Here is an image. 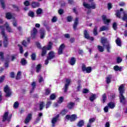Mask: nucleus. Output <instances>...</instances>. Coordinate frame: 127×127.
I'll return each mask as SVG.
<instances>
[{
  "label": "nucleus",
  "instance_id": "nucleus-58",
  "mask_svg": "<svg viewBox=\"0 0 127 127\" xmlns=\"http://www.w3.org/2000/svg\"><path fill=\"white\" fill-rule=\"evenodd\" d=\"M18 106H19L18 102H15L14 103L13 107H14V108L15 109H16V108H18Z\"/></svg>",
  "mask_w": 127,
  "mask_h": 127
},
{
  "label": "nucleus",
  "instance_id": "nucleus-7",
  "mask_svg": "<svg viewBox=\"0 0 127 127\" xmlns=\"http://www.w3.org/2000/svg\"><path fill=\"white\" fill-rule=\"evenodd\" d=\"M83 72H86V73H91L92 72V67L91 66L86 67L85 64H83L81 67Z\"/></svg>",
  "mask_w": 127,
  "mask_h": 127
},
{
  "label": "nucleus",
  "instance_id": "nucleus-55",
  "mask_svg": "<svg viewBox=\"0 0 127 127\" xmlns=\"http://www.w3.org/2000/svg\"><path fill=\"white\" fill-rule=\"evenodd\" d=\"M56 98V95H55V94H52L51 96H50V99L51 100H55V98Z\"/></svg>",
  "mask_w": 127,
  "mask_h": 127
},
{
  "label": "nucleus",
  "instance_id": "nucleus-60",
  "mask_svg": "<svg viewBox=\"0 0 127 127\" xmlns=\"http://www.w3.org/2000/svg\"><path fill=\"white\" fill-rule=\"evenodd\" d=\"M72 19H73V18L71 16H68L67 17V21H68V22L72 21Z\"/></svg>",
  "mask_w": 127,
  "mask_h": 127
},
{
  "label": "nucleus",
  "instance_id": "nucleus-31",
  "mask_svg": "<svg viewBox=\"0 0 127 127\" xmlns=\"http://www.w3.org/2000/svg\"><path fill=\"white\" fill-rule=\"evenodd\" d=\"M21 64L22 66H24L26 65V64H27V61H26V60H25V59L23 58L21 59Z\"/></svg>",
  "mask_w": 127,
  "mask_h": 127
},
{
  "label": "nucleus",
  "instance_id": "nucleus-11",
  "mask_svg": "<svg viewBox=\"0 0 127 127\" xmlns=\"http://www.w3.org/2000/svg\"><path fill=\"white\" fill-rule=\"evenodd\" d=\"M102 20H103V22L105 24H109L110 23V22L111 21V19H107V16L105 15H103L102 16Z\"/></svg>",
  "mask_w": 127,
  "mask_h": 127
},
{
  "label": "nucleus",
  "instance_id": "nucleus-9",
  "mask_svg": "<svg viewBox=\"0 0 127 127\" xmlns=\"http://www.w3.org/2000/svg\"><path fill=\"white\" fill-rule=\"evenodd\" d=\"M10 118H11V117H8V112H5L4 115L3 116L2 122H5V121L9 122V121H10Z\"/></svg>",
  "mask_w": 127,
  "mask_h": 127
},
{
  "label": "nucleus",
  "instance_id": "nucleus-44",
  "mask_svg": "<svg viewBox=\"0 0 127 127\" xmlns=\"http://www.w3.org/2000/svg\"><path fill=\"white\" fill-rule=\"evenodd\" d=\"M31 59H32V60H33V61L36 60V55H35V53L32 54Z\"/></svg>",
  "mask_w": 127,
  "mask_h": 127
},
{
  "label": "nucleus",
  "instance_id": "nucleus-34",
  "mask_svg": "<svg viewBox=\"0 0 127 127\" xmlns=\"http://www.w3.org/2000/svg\"><path fill=\"white\" fill-rule=\"evenodd\" d=\"M36 86V83L35 82V81H33L31 83L32 90L31 91V93H32V91H33L34 90V89L35 88Z\"/></svg>",
  "mask_w": 127,
  "mask_h": 127
},
{
  "label": "nucleus",
  "instance_id": "nucleus-6",
  "mask_svg": "<svg viewBox=\"0 0 127 127\" xmlns=\"http://www.w3.org/2000/svg\"><path fill=\"white\" fill-rule=\"evenodd\" d=\"M83 6L86 8H92V9H95L96 8V4L95 2H92L90 5L88 3L83 2Z\"/></svg>",
  "mask_w": 127,
  "mask_h": 127
},
{
  "label": "nucleus",
  "instance_id": "nucleus-19",
  "mask_svg": "<svg viewBox=\"0 0 127 127\" xmlns=\"http://www.w3.org/2000/svg\"><path fill=\"white\" fill-rule=\"evenodd\" d=\"M75 107V103L74 102H69L67 104V108L69 110H72V109H74Z\"/></svg>",
  "mask_w": 127,
  "mask_h": 127
},
{
  "label": "nucleus",
  "instance_id": "nucleus-26",
  "mask_svg": "<svg viewBox=\"0 0 127 127\" xmlns=\"http://www.w3.org/2000/svg\"><path fill=\"white\" fill-rule=\"evenodd\" d=\"M116 43L118 46H122V41L120 38H118L116 40Z\"/></svg>",
  "mask_w": 127,
  "mask_h": 127
},
{
  "label": "nucleus",
  "instance_id": "nucleus-27",
  "mask_svg": "<svg viewBox=\"0 0 127 127\" xmlns=\"http://www.w3.org/2000/svg\"><path fill=\"white\" fill-rule=\"evenodd\" d=\"M69 63L70 65H72V66L73 65H75V63H76V60L75 59V58H72L70 60Z\"/></svg>",
  "mask_w": 127,
  "mask_h": 127
},
{
  "label": "nucleus",
  "instance_id": "nucleus-38",
  "mask_svg": "<svg viewBox=\"0 0 127 127\" xmlns=\"http://www.w3.org/2000/svg\"><path fill=\"white\" fill-rule=\"evenodd\" d=\"M114 69L115 71H121L122 67H120L118 65H115L114 67Z\"/></svg>",
  "mask_w": 127,
  "mask_h": 127
},
{
  "label": "nucleus",
  "instance_id": "nucleus-15",
  "mask_svg": "<svg viewBox=\"0 0 127 127\" xmlns=\"http://www.w3.org/2000/svg\"><path fill=\"white\" fill-rule=\"evenodd\" d=\"M55 57V53L53 52H50L49 53V56L47 57L48 60H51V59H53Z\"/></svg>",
  "mask_w": 127,
  "mask_h": 127
},
{
  "label": "nucleus",
  "instance_id": "nucleus-51",
  "mask_svg": "<svg viewBox=\"0 0 127 127\" xmlns=\"http://www.w3.org/2000/svg\"><path fill=\"white\" fill-rule=\"evenodd\" d=\"M51 104H52V102L51 101H49L48 102H47L46 105V109H48V108H49V107L51 106Z\"/></svg>",
  "mask_w": 127,
  "mask_h": 127
},
{
  "label": "nucleus",
  "instance_id": "nucleus-37",
  "mask_svg": "<svg viewBox=\"0 0 127 127\" xmlns=\"http://www.w3.org/2000/svg\"><path fill=\"white\" fill-rule=\"evenodd\" d=\"M116 15L117 17H118V18H121L122 16V13L121 12V11L118 10L116 11Z\"/></svg>",
  "mask_w": 127,
  "mask_h": 127
},
{
  "label": "nucleus",
  "instance_id": "nucleus-57",
  "mask_svg": "<svg viewBox=\"0 0 127 127\" xmlns=\"http://www.w3.org/2000/svg\"><path fill=\"white\" fill-rule=\"evenodd\" d=\"M63 101H64V98L62 97H61L58 101L59 104H61Z\"/></svg>",
  "mask_w": 127,
  "mask_h": 127
},
{
  "label": "nucleus",
  "instance_id": "nucleus-64",
  "mask_svg": "<svg viewBox=\"0 0 127 127\" xmlns=\"http://www.w3.org/2000/svg\"><path fill=\"white\" fill-rule=\"evenodd\" d=\"M46 95H49V94H50V90L47 89L46 90V93H45Z\"/></svg>",
  "mask_w": 127,
  "mask_h": 127
},
{
  "label": "nucleus",
  "instance_id": "nucleus-24",
  "mask_svg": "<svg viewBox=\"0 0 127 127\" xmlns=\"http://www.w3.org/2000/svg\"><path fill=\"white\" fill-rule=\"evenodd\" d=\"M112 79V75H109L106 77V82L107 84L111 83V80Z\"/></svg>",
  "mask_w": 127,
  "mask_h": 127
},
{
  "label": "nucleus",
  "instance_id": "nucleus-18",
  "mask_svg": "<svg viewBox=\"0 0 127 127\" xmlns=\"http://www.w3.org/2000/svg\"><path fill=\"white\" fill-rule=\"evenodd\" d=\"M37 34V29L36 28H34L33 30V31H32V38H35L36 37V35Z\"/></svg>",
  "mask_w": 127,
  "mask_h": 127
},
{
  "label": "nucleus",
  "instance_id": "nucleus-61",
  "mask_svg": "<svg viewBox=\"0 0 127 127\" xmlns=\"http://www.w3.org/2000/svg\"><path fill=\"white\" fill-rule=\"evenodd\" d=\"M28 44V43H27L26 41H23L22 42V45H23V46H24L25 47H26L27 46V45Z\"/></svg>",
  "mask_w": 127,
  "mask_h": 127
},
{
  "label": "nucleus",
  "instance_id": "nucleus-12",
  "mask_svg": "<svg viewBox=\"0 0 127 127\" xmlns=\"http://www.w3.org/2000/svg\"><path fill=\"white\" fill-rule=\"evenodd\" d=\"M32 119V113H30L27 115V117L25 120V124H28Z\"/></svg>",
  "mask_w": 127,
  "mask_h": 127
},
{
  "label": "nucleus",
  "instance_id": "nucleus-30",
  "mask_svg": "<svg viewBox=\"0 0 127 127\" xmlns=\"http://www.w3.org/2000/svg\"><path fill=\"white\" fill-rule=\"evenodd\" d=\"M97 48L99 52H104L105 51V49L102 46H98Z\"/></svg>",
  "mask_w": 127,
  "mask_h": 127
},
{
  "label": "nucleus",
  "instance_id": "nucleus-54",
  "mask_svg": "<svg viewBox=\"0 0 127 127\" xmlns=\"http://www.w3.org/2000/svg\"><path fill=\"white\" fill-rule=\"evenodd\" d=\"M67 113H68V110L66 109H64L61 112L62 115H66Z\"/></svg>",
  "mask_w": 127,
  "mask_h": 127
},
{
  "label": "nucleus",
  "instance_id": "nucleus-10",
  "mask_svg": "<svg viewBox=\"0 0 127 127\" xmlns=\"http://www.w3.org/2000/svg\"><path fill=\"white\" fill-rule=\"evenodd\" d=\"M59 118V115H57V116L54 117L52 119V127H55V125H56V123H57Z\"/></svg>",
  "mask_w": 127,
  "mask_h": 127
},
{
  "label": "nucleus",
  "instance_id": "nucleus-8",
  "mask_svg": "<svg viewBox=\"0 0 127 127\" xmlns=\"http://www.w3.org/2000/svg\"><path fill=\"white\" fill-rule=\"evenodd\" d=\"M84 35L85 38H86V39L91 40V41H94V37H90V34H89V32H88V31L85 30L84 32Z\"/></svg>",
  "mask_w": 127,
  "mask_h": 127
},
{
  "label": "nucleus",
  "instance_id": "nucleus-25",
  "mask_svg": "<svg viewBox=\"0 0 127 127\" xmlns=\"http://www.w3.org/2000/svg\"><path fill=\"white\" fill-rule=\"evenodd\" d=\"M32 6L34 8H35V7H38V6H39V3L33 1L32 2Z\"/></svg>",
  "mask_w": 127,
  "mask_h": 127
},
{
  "label": "nucleus",
  "instance_id": "nucleus-41",
  "mask_svg": "<svg viewBox=\"0 0 127 127\" xmlns=\"http://www.w3.org/2000/svg\"><path fill=\"white\" fill-rule=\"evenodd\" d=\"M83 126H84V121L83 120L79 121L77 124L78 127H83Z\"/></svg>",
  "mask_w": 127,
  "mask_h": 127
},
{
  "label": "nucleus",
  "instance_id": "nucleus-46",
  "mask_svg": "<svg viewBox=\"0 0 127 127\" xmlns=\"http://www.w3.org/2000/svg\"><path fill=\"white\" fill-rule=\"evenodd\" d=\"M29 16H30L31 17H34V13L33 11H30L28 13Z\"/></svg>",
  "mask_w": 127,
  "mask_h": 127
},
{
  "label": "nucleus",
  "instance_id": "nucleus-48",
  "mask_svg": "<svg viewBox=\"0 0 127 127\" xmlns=\"http://www.w3.org/2000/svg\"><path fill=\"white\" fill-rule=\"evenodd\" d=\"M107 99V96L106 95V94H104L102 96V101L103 103H105L106 102V100Z\"/></svg>",
  "mask_w": 127,
  "mask_h": 127
},
{
  "label": "nucleus",
  "instance_id": "nucleus-53",
  "mask_svg": "<svg viewBox=\"0 0 127 127\" xmlns=\"http://www.w3.org/2000/svg\"><path fill=\"white\" fill-rule=\"evenodd\" d=\"M58 19L57 18V17L56 16H54L52 19V22H56Z\"/></svg>",
  "mask_w": 127,
  "mask_h": 127
},
{
  "label": "nucleus",
  "instance_id": "nucleus-59",
  "mask_svg": "<svg viewBox=\"0 0 127 127\" xmlns=\"http://www.w3.org/2000/svg\"><path fill=\"white\" fill-rule=\"evenodd\" d=\"M118 25V24H117L116 22H114L113 24V28L114 30H116L117 29V26Z\"/></svg>",
  "mask_w": 127,
  "mask_h": 127
},
{
  "label": "nucleus",
  "instance_id": "nucleus-45",
  "mask_svg": "<svg viewBox=\"0 0 127 127\" xmlns=\"http://www.w3.org/2000/svg\"><path fill=\"white\" fill-rule=\"evenodd\" d=\"M18 46L19 48L20 53H21V54H22V53H23V49L22 48V46H21V45H18Z\"/></svg>",
  "mask_w": 127,
  "mask_h": 127
},
{
  "label": "nucleus",
  "instance_id": "nucleus-17",
  "mask_svg": "<svg viewBox=\"0 0 127 127\" xmlns=\"http://www.w3.org/2000/svg\"><path fill=\"white\" fill-rule=\"evenodd\" d=\"M78 23H79V19L78 18H76L74 20V23L73 24L74 30H76L77 29V26Z\"/></svg>",
  "mask_w": 127,
  "mask_h": 127
},
{
  "label": "nucleus",
  "instance_id": "nucleus-42",
  "mask_svg": "<svg viewBox=\"0 0 127 127\" xmlns=\"http://www.w3.org/2000/svg\"><path fill=\"white\" fill-rule=\"evenodd\" d=\"M41 64H38L37 65V67H36V72L38 73V72H39V71H40V69H41Z\"/></svg>",
  "mask_w": 127,
  "mask_h": 127
},
{
  "label": "nucleus",
  "instance_id": "nucleus-40",
  "mask_svg": "<svg viewBox=\"0 0 127 127\" xmlns=\"http://www.w3.org/2000/svg\"><path fill=\"white\" fill-rule=\"evenodd\" d=\"M44 105L45 103L44 102H40V111H42V110H43V108H44Z\"/></svg>",
  "mask_w": 127,
  "mask_h": 127
},
{
  "label": "nucleus",
  "instance_id": "nucleus-21",
  "mask_svg": "<svg viewBox=\"0 0 127 127\" xmlns=\"http://www.w3.org/2000/svg\"><path fill=\"white\" fill-rule=\"evenodd\" d=\"M40 33L41 34L40 38L42 39H43L44 38V36L45 35V31L44 29H41L40 31Z\"/></svg>",
  "mask_w": 127,
  "mask_h": 127
},
{
  "label": "nucleus",
  "instance_id": "nucleus-28",
  "mask_svg": "<svg viewBox=\"0 0 127 127\" xmlns=\"http://www.w3.org/2000/svg\"><path fill=\"white\" fill-rule=\"evenodd\" d=\"M109 27L107 26H103L100 28V31H105V30H108Z\"/></svg>",
  "mask_w": 127,
  "mask_h": 127
},
{
  "label": "nucleus",
  "instance_id": "nucleus-32",
  "mask_svg": "<svg viewBox=\"0 0 127 127\" xmlns=\"http://www.w3.org/2000/svg\"><path fill=\"white\" fill-rule=\"evenodd\" d=\"M52 49V43L50 42L47 47H46V50H51Z\"/></svg>",
  "mask_w": 127,
  "mask_h": 127
},
{
  "label": "nucleus",
  "instance_id": "nucleus-5",
  "mask_svg": "<svg viewBox=\"0 0 127 127\" xmlns=\"http://www.w3.org/2000/svg\"><path fill=\"white\" fill-rule=\"evenodd\" d=\"M65 119H66V120H69L70 122H75V121L78 119V117L75 114H73L70 116V115H67L65 116Z\"/></svg>",
  "mask_w": 127,
  "mask_h": 127
},
{
  "label": "nucleus",
  "instance_id": "nucleus-43",
  "mask_svg": "<svg viewBox=\"0 0 127 127\" xmlns=\"http://www.w3.org/2000/svg\"><path fill=\"white\" fill-rule=\"evenodd\" d=\"M98 28L97 27H95L93 30V34L94 35H98V32L97 31Z\"/></svg>",
  "mask_w": 127,
  "mask_h": 127
},
{
  "label": "nucleus",
  "instance_id": "nucleus-16",
  "mask_svg": "<svg viewBox=\"0 0 127 127\" xmlns=\"http://www.w3.org/2000/svg\"><path fill=\"white\" fill-rule=\"evenodd\" d=\"M7 60H11V61H14L16 59V55H11L7 57Z\"/></svg>",
  "mask_w": 127,
  "mask_h": 127
},
{
  "label": "nucleus",
  "instance_id": "nucleus-23",
  "mask_svg": "<svg viewBox=\"0 0 127 127\" xmlns=\"http://www.w3.org/2000/svg\"><path fill=\"white\" fill-rule=\"evenodd\" d=\"M101 43L103 46H106V44H107V43H109V42H108L106 38H102L101 39Z\"/></svg>",
  "mask_w": 127,
  "mask_h": 127
},
{
  "label": "nucleus",
  "instance_id": "nucleus-52",
  "mask_svg": "<svg viewBox=\"0 0 127 127\" xmlns=\"http://www.w3.org/2000/svg\"><path fill=\"white\" fill-rule=\"evenodd\" d=\"M24 4L25 6H28L30 4V3L29 2V1L26 0L24 2Z\"/></svg>",
  "mask_w": 127,
  "mask_h": 127
},
{
  "label": "nucleus",
  "instance_id": "nucleus-39",
  "mask_svg": "<svg viewBox=\"0 0 127 127\" xmlns=\"http://www.w3.org/2000/svg\"><path fill=\"white\" fill-rule=\"evenodd\" d=\"M0 1L2 8H5V3L4 2V0H0Z\"/></svg>",
  "mask_w": 127,
  "mask_h": 127
},
{
  "label": "nucleus",
  "instance_id": "nucleus-14",
  "mask_svg": "<svg viewBox=\"0 0 127 127\" xmlns=\"http://www.w3.org/2000/svg\"><path fill=\"white\" fill-rule=\"evenodd\" d=\"M95 121H96L95 118H90L89 120L88 123H87V127H92V124H93Z\"/></svg>",
  "mask_w": 127,
  "mask_h": 127
},
{
  "label": "nucleus",
  "instance_id": "nucleus-29",
  "mask_svg": "<svg viewBox=\"0 0 127 127\" xmlns=\"http://www.w3.org/2000/svg\"><path fill=\"white\" fill-rule=\"evenodd\" d=\"M108 108L109 109H114L115 108V103L113 102H110L108 104Z\"/></svg>",
  "mask_w": 127,
  "mask_h": 127
},
{
  "label": "nucleus",
  "instance_id": "nucleus-3",
  "mask_svg": "<svg viewBox=\"0 0 127 127\" xmlns=\"http://www.w3.org/2000/svg\"><path fill=\"white\" fill-rule=\"evenodd\" d=\"M72 83V81L71 79L69 78H66L65 79V83L64 84V88H63L64 89V92L65 93H67V91L68 90V88L69 86V85Z\"/></svg>",
  "mask_w": 127,
  "mask_h": 127
},
{
  "label": "nucleus",
  "instance_id": "nucleus-36",
  "mask_svg": "<svg viewBox=\"0 0 127 127\" xmlns=\"http://www.w3.org/2000/svg\"><path fill=\"white\" fill-rule=\"evenodd\" d=\"M46 54V47L45 46L42 48V56H44Z\"/></svg>",
  "mask_w": 127,
  "mask_h": 127
},
{
  "label": "nucleus",
  "instance_id": "nucleus-13",
  "mask_svg": "<svg viewBox=\"0 0 127 127\" xmlns=\"http://www.w3.org/2000/svg\"><path fill=\"white\" fill-rule=\"evenodd\" d=\"M64 48H65V46L63 44H62L60 46V47L58 50V54H59V55H61V54H62V53H63V50L64 49Z\"/></svg>",
  "mask_w": 127,
  "mask_h": 127
},
{
  "label": "nucleus",
  "instance_id": "nucleus-47",
  "mask_svg": "<svg viewBox=\"0 0 127 127\" xmlns=\"http://www.w3.org/2000/svg\"><path fill=\"white\" fill-rule=\"evenodd\" d=\"M37 14H41L42 13V10L41 8H39L36 11Z\"/></svg>",
  "mask_w": 127,
  "mask_h": 127
},
{
  "label": "nucleus",
  "instance_id": "nucleus-22",
  "mask_svg": "<svg viewBox=\"0 0 127 127\" xmlns=\"http://www.w3.org/2000/svg\"><path fill=\"white\" fill-rule=\"evenodd\" d=\"M96 99H97V95L92 94L89 97V101H90L91 102H94V101H95Z\"/></svg>",
  "mask_w": 127,
  "mask_h": 127
},
{
  "label": "nucleus",
  "instance_id": "nucleus-49",
  "mask_svg": "<svg viewBox=\"0 0 127 127\" xmlns=\"http://www.w3.org/2000/svg\"><path fill=\"white\" fill-rule=\"evenodd\" d=\"M20 74H21V72L18 71L17 73V76L16 77V80H19L20 78Z\"/></svg>",
  "mask_w": 127,
  "mask_h": 127
},
{
  "label": "nucleus",
  "instance_id": "nucleus-56",
  "mask_svg": "<svg viewBox=\"0 0 127 127\" xmlns=\"http://www.w3.org/2000/svg\"><path fill=\"white\" fill-rule=\"evenodd\" d=\"M13 8H14L15 10H16V11H19V8L18 7H17V6L15 5H13Z\"/></svg>",
  "mask_w": 127,
  "mask_h": 127
},
{
  "label": "nucleus",
  "instance_id": "nucleus-2",
  "mask_svg": "<svg viewBox=\"0 0 127 127\" xmlns=\"http://www.w3.org/2000/svg\"><path fill=\"white\" fill-rule=\"evenodd\" d=\"M119 91L120 93V102L123 105L126 104V98L123 95L124 94V92H125V84H122L119 88Z\"/></svg>",
  "mask_w": 127,
  "mask_h": 127
},
{
  "label": "nucleus",
  "instance_id": "nucleus-4",
  "mask_svg": "<svg viewBox=\"0 0 127 127\" xmlns=\"http://www.w3.org/2000/svg\"><path fill=\"white\" fill-rule=\"evenodd\" d=\"M4 92L5 93V97H10L11 95V90L10 88L8 87V85H6L4 87Z\"/></svg>",
  "mask_w": 127,
  "mask_h": 127
},
{
  "label": "nucleus",
  "instance_id": "nucleus-20",
  "mask_svg": "<svg viewBox=\"0 0 127 127\" xmlns=\"http://www.w3.org/2000/svg\"><path fill=\"white\" fill-rule=\"evenodd\" d=\"M104 47L107 50V52H111V48H112V46L110 43H107V44H106L105 46H104Z\"/></svg>",
  "mask_w": 127,
  "mask_h": 127
},
{
  "label": "nucleus",
  "instance_id": "nucleus-33",
  "mask_svg": "<svg viewBox=\"0 0 127 127\" xmlns=\"http://www.w3.org/2000/svg\"><path fill=\"white\" fill-rule=\"evenodd\" d=\"M6 18L7 19H11L12 18V15H11V13L8 12L6 13Z\"/></svg>",
  "mask_w": 127,
  "mask_h": 127
},
{
  "label": "nucleus",
  "instance_id": "nucleus-35",
  "mask_svg": "<svg viewBox=\"0 0 127 127\" xmlns=\"http://www.w3.org/2000/svg\"><path fill=\"white\" fill-rule=\"evenodd\" d=\"M123 14L124 15L123 17V20H127V11H123Z\"/></svg>",
  "mask_w": 127,
  "mask_h": 127
},
{
  "label": "nucleus",
  "instance_id": "nucleus-1",
  "mask_svg": "<svg viewBox=\"0 0 127 127\" xmlns=\"http://www.w3.org/2000/svg\"><path fill=\"white\" fill-rule=\"evenodd\" d=\"M4 26L8 32H13V30L11 29L10 26H9V24H8V23L6 22L4 26H0V28L1 29V34L4 38V47H6V46H7V37L4 32Z\"/></svg>",
  "mask_w": 127,
  "mask_h": 127
},
{
  "label": "nucleus",
  "instance_id": "nucleus-63",
  "mask_svg": "<svg viewBox=\"0 0 127 127\" xmlns=\"http://www.w3.org/2000/svg\"><path fill=\"white\" fill-rule=\"evenodd\" d=\"M58 12L59 14H63V13L64 12V10L63 9H60L59 10Z\"/></svg>",
  "mask_w": 127,
  "mask_h": 127
},
{
  "label": "nucleus",
  "instance_id": "nucleus-62",
  "mask_svg": "<svg viewBox=\"0 0 127 127\" xmlns=\"http://www.w3.org/2000/svg\"><path fill=\"white\" fill-rule=\"evenodd\" d=\"M39 83H42V82H43V77H42L41 76H39Z\"/></svg>",
  "mask_w": 127,
  "mask_h": 127
},
{
  "label": "nucleus",
  "instance_id": "nucleus-50",
  "mask_svg": "<svg viewBox=\"0 0 127 127\" xmlns=\"http://www.w3.org/2000/svg\"><path fill=\"white\" fill-rule=\"evenodd\" d=\"M13 26L16 27L17 26V21L15 19H13Z\"/></svg>",
  "mask_w": 127,
  "mask_h": 127
}]
</instances>
